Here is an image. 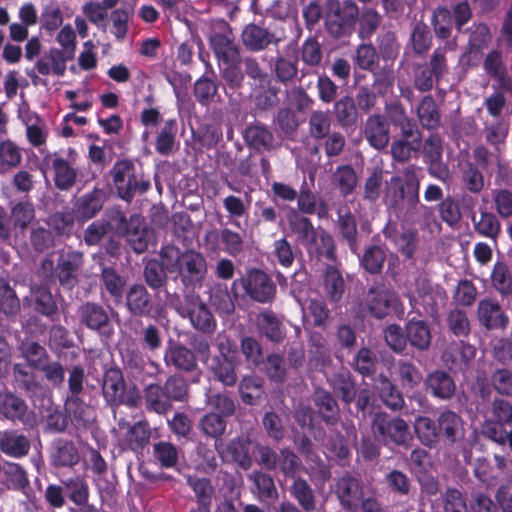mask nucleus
<instances>
[{
  "instance_id": "f257e3e1",
  "label": "nucleus",
  "mask_w": 512,
  "mask_h": 512,
  "mask_svg": "<svg viewBox=\"0 0 512 512\" xmlns=\"http://www.w3.org/2000/svg\"><path fill=\"white\" fill-rule=\"evenodd\" d=\"M160 260L166 271L177 273L186 287L200 286L206 277V260L194 250L181 251L176 246L167 245L160 252Z\"/></svg>"
},
{
  "instance_id": "f03ea898",
  "label": "nucleus",
  "mask_w": 512,
  "mask_h": 512,
  "mask_svg": "<svg viewBox=\"0 0 512 512\" xmlns=\"http://www.w3.org/2000/svg\"><path fill=\"white\" fill-rule=\"evenodd\" d=\"M84 256L81 252L68 249L59 252L57 264L50 257L43 259L41 272L48 278L55 277L67 288H73L77 283V271L82 266Z\"/></svg>"
},
{
  "instance_id": "7ed1b4c3",
  "label": "nucleus",
  "mask_w": 512,
  "mask_h": 512,
  "mask_svg": "<svg viewBox=\"0 0 512 512\" xmlns=\"http://www.w3.org/2000/svg\"><path fill=\"white\" fill-rule=\"evenodd\" d=\"M205 34L219 60L225 63L234 62L238 58V48L230 25L223 19L211 20Z\"/></svg>"
},
{
  "instance_id": "20e7f679",
  "label": "nucleus",
  "mask_w": 512,
  "mask_h": 512,
  "mask_svg": "<svg viewBox=\"0 0 512 512\" xmlns=\"http://www.w3.org/2000/svg\"><path fill=\"white\" fill-rule=\"evenodd\" d=\"M111 175L118 195L125 201H131L136 193L143 194L150 188V182L135 172V167L130 160L117 161Z\"/></svg>"
},
{
  "instance_id": "39448f33",
  "label": "nucleus",
  "mask_w": 512,
  "mask_h": 512,
  "mask_svg": "<svg viewBox=\"0 0 512 512\" xmlns=\"http://www.w3.org/2000/svg\"><path fill=\"white\" fill-rule=\"evenodd\" d=\"M359 15L356 3L345 0L340 3L337 0L327 2L326 27L328 32L336 38L350 33Z\"/></svg>"
},
{
  "instance_id": "423d86ee",
  "label": "nucleus",
  "mask_w": 512,
  "mask_h": 512,
  "mask_svg": "<svg viewBox=\"0 0 512 512\" xmlns=\"http://www.w3.org/2000/svg\"><path fill=\"white\" fill-rule=\"evenodd\" d=\"M78 153L73 148L55 152L47 157L50 163L56 188L61 191L70 190L78 178Z\"/></svg>"
},
{
  "instance_id": "0eeeda50",
  "label": "nucleus",
  "mask_w": 512,
  "mask_h": 512,
  "mask_svg": "<svg viewBox=\"0 0 512 512\" xmlns=\"http://www.w3.org/2000/svg\"><path fill=\"white\" fill-rule=\"evenodd\" d=\"M372 430L386 444L393 443L402 446L407 445L411 440V433L406 421L399 417H391L386 413L375 415Z\"/></svg>"
},
{
  "instance_id": "6e6552de",
  "label": "nucleus",
  "mask_w": 512,
  "mask_h": 512,
  "mask_svg": "<svg viewBox=\"0 0 512 512\" xmlns=\"http://www.w3.org/2000/svg\"><path fill=\"white\" fill-rule=\"evenodd\" d=\"M176 311L181 317L188 318L195 329L204 333H212L216 328L215 318L197 295H187Z\"/></svg>"
},
{
  "instance_id": "1a4fd4ad",
  "label": "nucleus",
  "mask_w": 512,
  "mask_h": 512,
  "mask_svg": "<svg viewBox=\"0 0 512 512\" xmlns=\"http://www.w3.org/2000/svg\"><path fill=\"white\" fill-rule=\"evenodd\" d=\"M404 175L405 187L399 176L392 177L388 183L386 198L393 206L397 205L400 200L404 199L405 194H407L411 203H416L419 199V180L414 169L412 167L406 168Z\"/></svg>"
},
{
  "instance_id": "9d476101",
  "label": "nucleus",
  "mask_w": 512,
  "mask_h": 512,
  "mask_svg": "<svg viewBox=\"0 0 512 512\" xmlns=\"http://www.w3.org/2000/svg\"><path fill=\"white\" fill-rule=\"evenodd\" d=\"M0 414L25 426L32 427L36 423L35 415L28 409L25 401L9 391L0 392Z\"/></svg>"
},
{
  "instance_id": "9b49d317",
  "label": "nucleus",
  "mask_w": 512,
  "mask_h": 512,
  "mask_svg": "<svg viewBox=\"0 0 512 512\" xmlns=\"http://www.w3.org/2000/svg\"><path fill=\"white\" fill-rule=\"evenodd\" d=\"M477 318L486 329H504L509 324L508 315L504 312L498 300L493 298H484L479 301Z\"/></svg>"
},
{
  "instance_id": "f8f14e48",
  "label": "nucleus",
  "mask_w": 512,
  "mask_h": 512,
  "mask_svg": "<svg viewBox=\"0 0 512 512\" xmlns=\"http://www.w3.org/2000/svg\"><path fill=\"white\" fill-rule=\"evenodd\" d=\"M241 282L246 293L257 302H270L275 296V285L262 271L251 272L247 279Z\"/></svg>"
},
{
  "instance_id": "ddd939ff",
  "label": "nucleus",
  "mask_w": 512,
  "mask_h": 512,
  "mask_svg": "<svg viewBox=\"0 0 512 512\" xmlns=\"http://www.w3.org/2000/svg\"><path fill=\"white\" fill-rule=\"evenodd\" d=\"M364 137L375 149L387 147L390 140L389 123L381 114L370 115L364 125Z\"/></svg>"
},
{
  "instance_id": "4468645a",
  "label": "nucleus",
  "mask_w": 512,
  "mask_h": 512,
  "mask_svg": "<svg viewBox=\"0 0 512 512\" xmlns=\"http://www.w3.org/2000/svg\"><path fill=\"white\" fill-rule=\"evenodd\" d=\"M336 493L342 507L350 512H356L362 497V488L357 479L346 475L341 477L336 486Z\"/></svg>"
},
{
  "instance_id": "2eb2a0df",
  "label": "nucleus",
  "mask_w": 512,
  "mask_h": 512,
  "mask_svg": "<svg viewBox=\"0 0 512 512\" xmlns=\"http://www.w3.org/2000/svg\"><path fill=\"white\" fill-rule=\"evenodd\" d=\"M126 306L130 313L135 316H152L158 314L152 313V301L150 294L141 284L132 285L126 294Z\"/></svg>"
},
{
  "instance_id": "dca6fc26",
  "label": "nucleus",
  "mask_w": 512,
  "mask_h": 512,
  "mask_svg": "<svg viewBox=\"0 0 512 512\" xmlns=\"http://www.w3.org/2000/svg\"><path fill=\"white\" fill-rule=\"evenodd\" d=\"M167 366L185 372H191L197 367V360L193 351L180 343H170L164 355Z\"/></svg>"
},
{
  "instance_id": "f3484780",
  "label": "nucleus",
  "mask_w": 512,
  "mask_h": 512,
  "mask_svg": "<svg viewBox=\"0 0 512 512\" xmlns=\"http://www.w3.org/2000/svg\"><path fill=\"white\" fill-rule=\"evenodd\" d=\"M287 221L290 231L295 235L296 241L300 245L307 248L310 244L315 243L317 229L314 228L308 218L300 215L296 210L292 209L287 214Z\"/></svg>"
},
{
  "instance_id": "a211bd4d",
  "label": "nucleus",
  "mask_w": 512,
  "mask_h": 512,
  "mask_svg": "<svg viewBox=\"0 0 512 512\" xmlns=\"http://www.w3.org/2000/svg\"><path fill=\"white\" fill-rule=\"evenodd\" d=\"M417 298L423 306L425 312L433 315L437 312L440 304L446 300V294L443 289L432 286L425 279H418L416 282Z\"/></svg>"
},
{
  "instance_id": "6ab92c4d",
  "label": "nucleus",
  "mask_w": 512,
  "mask_h": 512,
  "mask_svg": "<svg viewBox=\"0 0 512 512\" xmlns=\"http://www.w3.org/2000/svg\"><path fill=\"white\" fill-rule=\"evenodd\" d=\"M77 314L80 322L91 330L100 331L110 323L107 311L101 305L94 302L82 304L78 308Z\"/></svg>"
},
{
  "instance_id": "aec40b11",
  "label": "nucleus",
  "mask_w": 512,
  "mask_h": 512,
  "mask_svg": "<svg viewBox=\"0 0 512 512\" xmlns=\"http://www.w3.org/2000/svg\"><path fill=\"white\" fill-rule=\"evenodd\" d=\"M0 450L7 456L21 458L28 454L30 441L17 431H0Z\"/></svg>"
},
{
  "instance_id": "412c9836",
  "label": "nucleus",
  "mask_w": 512,
  "mask_h": 512,
  "mask_svg": "<svg viewBox=\"0 0 512 512\" xmlns=\"http://www.w3.org/2000/svg\"><path fill=\"white\" fill-rule=\"evenodd\" d=\"M438 432L450 443H455L464 438L463 421L459 415L450 410L440 413L438 420Z\"/></svg>"
},
{
  "instance_id": "4be33fe9",
  "label": "nucleus",
  "mask_w": 512,
  "mask_h": 512,
  "mask_svg": "<svg viewBox=\"0 0 512 512\" xmlns=\"http://www.w3.org/2000/svg\"><path fill=\"white\" fill-rule=\"evenodd\" d=\"M425 386L434 397L442 400L452 398L456 390L455 382L444 371H434L428 374Z\"/></svg>"
},
{
  "instance_id": "5701e85b",
  "label": "nucleus",
  "mask_w": 512,
  "mask_h": 512,
  "mask_svg": "<svg viewBox=\"0 0 512 512\" xmlns=\"http://www.w3.org/2000/svg\"><path fill=\"white\" fill-rule=\"evenodd\" d=\"M483 67L486 73L497 81L499 88L512 91V79L507 74L500 51L491 50L486 55Z\"/></svg>"
},
{
  "instance_id": "b1692460",
  "label": "nucleus",
  "mask_w": 512,
  "mask_h": 512,
  "mask_svg": "<svg viewBox=\"0 0 512 512\" xmlns=\"http://www.w3.org/2000/svg\"><path fill=\"white\" fill-rule=\"evenodd\" d=\"M103 206V192L99 189L78 198L74 204V214L78 220L86 221L93 218Z\"/></svg>"
},
{
  "instance_id": "393cba45",
  "label": "nucleus",
  "mask_w": 512,
  "mask_h": 512,
  "mask_svg": "<svg viewBox=\"0 0 512 512\" xmlns=\"http://www.w3.org/2000/svg\"><path fill=\"white\" fill-rule=\"evenodd\" d=\"M220 239V242L223 246V251L231 256H237L244 249V238L243 236L233 231L230 228H223L220 230L219 234L215 230L208 231L205 235V241L215 242L217 239Z\"/></svg>"
},
{
  "instance_id": "a878e982",
  "label": "nucleus",
  "mask_w": 512,
  "mask_h": 512,
  "mask_svg": "<svg viewBox=\"0 0 512 512\" xmlns=\"http://www.w3.org/2000/svg\"><path fill=\"white\" fill-rule=\"evenodd\" d=\"M64 407L67 416L77 428L86 427L93 419V409L80 396H67Z\"/></svg>"
},
{
  "instance_id": "bb28decb",
  "label": "nucleus",
  "mask_w": 512,
  "mask_h": 512,
  "mask_svg": "<svg viewBox=\"0 0 512 512\" xmlns=\"http://www.w3.org/2000/svg\"><path fill=\"white\" fill-rule=\"evenodd\" d=\"M259 332L270 341L280 343L285 338V328L281 321L271 312L263 311L256 316Z\"/></svg>"
},
{
  "instance_id": "cd10ccee",
  "label": "nucleus",
  "mask_w": 512,
  "mask_h": 512,
  "mask_svg": "<svg viewBox=\"0 0 512 512\" xmlns=\"http://www.w3.org/2000/svg\"><path fill=\"white\" fill-rule=\"evenodd\" d=\"M69 60L59 49L52 48L38 59L36 68L41 75L62 76L66 71V63Z\"/></svg>"
},
{
  "instance_id": "c85d7f7f",
  "label": "nucleus",
  "mask_w": 512,
  "mask_h": 512,
  "mask_svg": "<svg viewBox=\"0 0 512 512\" xmlns=\"http://www.w3.org/2000/svg\"><path fill=\"white\" fill-rule=\"evenodd\" d=\"M397 297L389 290L370 289L367 295V307L376 318H383L388 314L391 305L395 304Z\"/></svg>"
},
{
  "instance_id": "c756f323",
  "label": "nucleus",
  "mask_w": 512,
  "mask_h": 512,
  "mask_svg": "<svg viewBox=\"0 0 512 512\" xmlns=\"http://www.w3.org/2000/svg\"><path fill=\"white\" fill-rule=\"evenodd\" d=\"M273 38L268 29L256 24H248L242 32L243 44L251 51L264 50Z\"/></svg>"
},
{
  "instance_id": "7c9ffc66",
  "label": "nucleus",
  "mask_w": 512,
  "mask_h": 512,
  "mask_svg": "<svg viewBox=\"0 0 512 512\" xmlns=\"http://www.w3.org/2000/svg\"><path fill=\"white\" fill-rule=\"evenodd\" d=\"M236 361L223 357H213L208 364V369L214 379L225 386H233L237 381Z\"/></svg>"
},
{
  "instance_id": "2f4dec72",
  "label": "nucleus",
  "mask_w": 512,
  "mask_h": 512,
  "mask_svg": "<svg viewBox=\"0 0 512 512\" xmlns=\"http://www.w3.org/2000/svg\"><path fill=\"white\" fill-rule=\"evenodd\" d=\"M125 386L120 369L110 368L106 371L103 382V394L107 402L112 405H119V399Z\"/></svg>"
},
{
  "instance_id": "473e14b6",
  "label": "nucleus",
  "mask_w": 512,
  "mask_h": 512,
  "mask_svg": "<svg viewBox=\"0 0 512 512\" xmlns=\"http://www.w3.org/2000/svg\"><path fill=\"white\" fill-rule=\"evenodd\" d=\"M144 401L148 410L165 414L172 408L165 390L158 384H149L144 389Z\"/></svg>"
},
{
  "instance_id": "72a5a7b5",
  "label": "nucleus",
  "mask_w": 512,
  "mask_h": 512,
  "mask_svg": "<svg viewBox=\"0 0 512 512\" xmlns=\"http://www.w3.org/2000/svg\"><path fill=\"white\" fill-rule=\"evenodd\" d=\"M385 112L390 122L401 129L404 138H412L416 135V126L406 115L404 107L399 102L386 104Z\"/></svg>"
},
{
  "instance_id": "f704fd0d",
  "label": "nucleus",
  "mask_w": 512,
  "mask_h": 512,
  "mask_svg": "<svg viewBox=\"0 0 512 512\" xmlns=\"http://www.w3.org/2000/svg\"><path fill=\"white\" fill-rule=\"evenodd\" d=\"M79 461L75 445L68 440H58L54 444L51 462L55 467H72Z\"/></svg>"
},
{
  "instance_id": "c9c22d12",
  "label": "nucleus",
  "mask_w": 512,
  "mask_h": 512,
  "mask_svg": "<svg viewBox=\"0 0 512 512\" xmlns=\"http://www.w3.org/2000/svg\"><path fill=\"white\" fill-rule=\"evenodd\" d=\"M491 286L501 295L508 296L512 292V270L504 261H497L490 275Z\"/></svg>"
},
{
  "instance_id": "e433bc0d",
  "label": "nucleus",
  "mask_w": 512,
  "mask_h": 512,
  "mask_svg": "<svg viewBox=\"0 0 512 512\" xmlns=\"http://www.w3.org/2000/svg\"><path fill=\"white\" fill-rule=\"evenodd\" d=\"M221 454L223 457L237 462L244 469H248L251 466L249 442L245 439H232L226 445L225 451L221 450Z\"/></svg>"
},
{
  "instance_id": "4c0bfd02",
  "label": "nucleus",
  "mask_w": 512,
  "mask_h": 512,
  "mask_svg": "<svg viewBox=\"0 0 512 512\" xmlns=\"http://www.w3.org/2000/svg\"><path fill=\"white\" fill-rule=\"evenodd\" d=\"M323 287L332 302H338L345 291V283L341 273L333 266H328L323 275Z\"/></svg>"
},
{
  "instance_id": "58836bf2",
  "label": "nucleus",
  "mask_w": 512,
  "mask_h": 512,
  "mask_svg": "<svg viewBox=\"0 0 512 512\" xmlns=\"http://www.w3.org/2000/svg\"><path fill=\"white\" fill-rule=\"evenodd\" d=\"M407 337L412 346L425 350L431 343V333L428 325L422 320H410L406 326Z\"/></svg>"
},
{
  "instance_id": "ea45409f",
  "label": "nucleus",
  "mask_w": 512,
  "mask_h": 512,
  "mask_svg": "<svg viewBox=\"0 0 512 512\" xmlns=\"http://www.w3.org/2000/svg\"><path fill=\"white\" fill-rule=\"evenodd\" d=\"M290 492L305 512H311L316 508L314 491L304 479L296 478Z\"/></svg>"
},
{
  "instance_id": "a19ab883",
  "label": "nucleus",
  "mask_w": 512,
  "mask_h": 512,
  "mask_svg": "<svg viewBox=\"0 0 512 512\" xmlns=\"http://www.w3.org/2000/svg\"><path fill=\"white\" fill-rule=\"evenodd\" d=\"M270 68L277 81L283 84L291 82L298 74L297 61L283 56L272 59Z\"/></svg>"
},
{
  "instance_id": "79ce46f5",
  "label": "nucleus",
  "mask_w": 512,
  "mask_h": 512,
  "mask_svg": "<svg viewBox=\"0 0 512 512\" xmlns=\"http://www.w3.org/2000/svg\"><path fill=\"white\" fill-rule=\"evenodd\" d=\"M0 474L2 481L10 489L20 490L29 483L25 470L16 463H6L0 467Z\"/></svg>"
},
{
  "instance_id": "37998d69",
  "label": "nucleus",
  "mask_w": 512,
  "mask_h": 512,
  "mask_svg": "<svg viewBox=\"0 0 512 512\" xmlns=\"http://www.w3.org/2000/svg\"><path fill=\"white\" fill-rule=\"evenodd\" d=\"M35 218L33 204L28 201H20L11 208V220L14 229L24 232Z\"/></svg>"
},
{
  "instance_id": "c03bdc74",
  "label": "nucleus",
  "mask_w": 512,
  "mask_h": 512,
  "mask_svg": "<svg viewBox=\"0 0 512 512\" xmlns=\"http://www.w3.org/2000/svg\"><path fill=\"white\" fill-rule=\"evenodd\" d=\"M415 433L420 442L427 446L433 447L437 444L439 438L438 425L426 416L418 417L414 423Z\"/></svg>"
},
{
  "instance_id": "a18cd8bd",
  "label": "nucleus",
  "mask_w": 512,
  "mask_h": 512,
  "mask_svg": "<svg viewBox=\"0 0 512 512\" xmlns=\"http://www.w3.org/2000/svg\"><path fill=\"white\" fill-rule=\"evenodd\" d=\"M417 116L424 128L434 129L439 125L440 113L431 96H425L421 100L417 107Z\"/></svg>"
},
{
  "instance_id": "49530a36",
  "label": "nucleus",
  "mask_w": 512,
  "mask_h": 512,
  "mask_svg": "<svg viewBox=\"0 0 512 512\" xmlns=\"http://www.w3.org/2000/svg\"><path fill=\"white\" fill-rule=\"evenodd\" d=\"M19 350L22 357L33 368L39 369L48 360L46 349L35 341H22Z\"/></svg>"
},
{
  "instance_id": "de8ad7c7",
  "label": "nucleus",
  "mask_w": 512,
  "mask_h": 512,
  "mask_svg": "<svg viewBox=\"0 0 512 512\" xmlns=\"http://www.w3.org/2000/svg\"><path fill=\"white\" fill-rule=\"evenodd\" d=\"M334 115L340 126H353L357 121V110L354 100L349 96L340 98L334 104Z\"/></svg>"
},
{
  "instance_id": "09e8293b",
  "label": "nucleus",
  "mask_w": 512,
  "mask_h": 512,
  "mask_svg": "<svg viewBox=\"0 0 512 512\" xmlns=\"http://www.w3.org/2000/svg\"><path fill=\"white\" fill-rule=\"evenodd\" d=\"M239 391L241 399L245 404L255 405L260 401L264 393L262 380L254 376L244 377L240 382Z\"/></svg>"
},
{
  "instance_id": "8fccbe9b",
  "label": "nucleus",
  "mask_w": 512,
  "mask_h": 512,
  "mask_svg": "<svg viewBox=\"0 0 512 512\" xmlns=\"http://www.w3.org/2000/svg\"><path fill=\"white\" fill-rule=\"evenodd\" d=\"M314 402L318 407L319 413L327 423L334 424L337 421L338 407L330 393L325 390H316Z\"/></svg>"
},
{
  "instance_id": "3c124183",
  "label": "nucleus",
  "mask_w": 512,
  "mask_h": 512,
  "mask_svg": "<svg viewBox=\"0 0 512 512\" xmlns=\"http://www.w3.org/2000/svg\"><path fill=\"white\" fill-rule=\"evenodd\" d=\"M475 231L486 238L495 240L501 230L497 217L490 212H481L479 219L473 217Z\"/></svg>"
},
{
  "instance_id": "603ef678",
  "label": "nucleus",
  "mask_w": 512,
  "mask_h": 512,
  "mask_svg": "<svg viewBox=\"0 0 512 512\" xmlns=\"http://www.w3.org/2000/svg\"><path fill=\"white\" fill-rule=\"evenodd\" d=\"M175 121L169 120L156 137L155 149L161 155H170L176 149Z\"/></svg>"
},
{
  "instance_id": "864d4df0",
  "label": "nucleus",
  "mask_w": 512,
  "mask_h": 512,
  "mask_svg": "<svg viewBox=\"0 0 512 512\" xmlns=\"http://www.w3.org/2000/svg\"><path fill=\"white\" fill-rule=\"evenodd\" d=\"M209 300L219 313L231 314L235 309L234 301L226 285L216 284L211 287Z\"/></svg>"
},
{
  "instance_id": "5fc2aeb1",
  "label": "nucleus",
  "mask_w": 512,
  "mask_h": 512,
  "mask_svg": "<svg viewBox=\"0 0 512 512\" xmlns=\"http://www.w3.org/2000/svg\"><path fill=\"white\" fill-rule=\"evenodd\" d=\"M309 135L316 139H324L331 130V119L327 112L313 111L308 119Z\"/></svg>"
},
{
  "instance_id": "6e6d98bb",
  "label": "nucleus",
  "mask_w": 512,
  "mask_h": 512,
  "mask_svg": "<svg viewBox=\"0 0 512 512\" xmlns=\"http://www.w3.org/2000/svg\"><path fill=\"white\" fill-rule=\"evenodd\" d=\"M63 23V13L59 6L54 1H49L43 6L40 15L41 28L46 31L53 32L61 27Z\"/></svg>"
},
{
  "instance_id": "4d7b16f0",
  "label": "nucleus",
  "mask_w": 512,
  "mask_h": 512,
  "mask_svg": "<svg viewBox=\"0 0 512 512\" xmlns=\"http://www.w3.org/2000/svg\"><path fill=\"white\" fill-rule=\"evenodd\" d=\"M333 178L335 185L344 196L351 194L357 186V175L350 165L338 167Z\"/></svg>"
},
{
  "instance_id": "13d9d810",
  "label": "nucleus",
  "mask_w": 512,
  "mask_h": 512,
  "mask_svg": "<svg viewBox=\"0 0 512 512\" xmlns=\"http://www.w3.org/2000/svg\"><path fill=\"white\" fill-rule=\"evenodd\" d=\"M153 457L162 468H172L178 462V450L172 443L160 441L153 446Z\"/></svg>"
},
{
  "instance_id": "bf43d9fd",
  "label": "nucleus",
  "mask_w": 512,
  "mask_h": 512,
  "mask_svg": "<svg viewBox=\"0 0 512 512\" xmlns=\"http://www.w3.org/2000/svg\"><path fill=\"white\" fill-rule=\"evenodd\" d=\"M397 374L404 389H413L422 381V374L411 362L400 360L397 364Z\"/></svg>"
},
{
  "instance_id": "052dcab7",
  "label": "nucleus",
  "mask_w": 512,
  "mask_h": 512,
  "mask_svg": "<svg viewBox=\"0 0 512 512\" xmlns=\"http://www.w3.org/2000/svg\"><path fill=\"white\" fill-rule=\"evenodd\" d=\"M442 142V138L438 134H431L424 141L423 154L426 158V161L431 165L429 172L433 176H437L433 166L437 165L442 159Z\"/></svg>"
},
{
  "instance_id": "680f3d73",
  "label": "nucleus",
  "mask_w": 512,
  "mask_h": 512,
  "mask_svg": "<svg viewBox=\"0 0 512 512\" xmlns=\"http://www.w3.org/2000/svg\"><path fill=\"white\" fill-rule=\"evenodd\" d=\"M491 42V33L489 27L484 23L474 24L470 30L469 36V54H479Z\"/></svg>"
},
{
  "instance_id": "e2e57ef3",
  "label": "nucleus",
  "mask_w": 512,
  "mask_h": 512,
  "mask_svg": "<svg viewBox=\"0 0 512 512\" xmlns=\"http://www.w3.org/2000/svg\"><path fill=\"white\" fill-rule=\"evenodd\" d=\"M151 432L147 422L139 421L129 426L126 440L132 450L143 448L150 440Z\"/></svg>"
},
{
  "instance_id": "0e129e2a",
  "label": "nucleus",
  "mask_w": 512,
  "mask_h": 512,
  "mask_svg": "<svg viewBox=\"0 0 512 512\" xmlns=\"http://www.w3.org/2000/svg\"><path fill=\"white\" fill-rule=\"evenodd\" d=\"M127 237L133 250L137 253H142L148 249L150 245L155 244L154 231L144 226H137L134 231L130 230Z\"/></svg>"
},
{
  "instance_id": "69168bd1",
  "label": "nucleus",
  "mask_w": 512,
  "mask_h": 512,
  "mask_svg": "<svg viewBox=\"0 0 512 512\" xmlns=\"http://www.w3.org/2000/svg\"><path fill=\"white\" fill-rule=\"evenodd\" d=\"M378 389L380 398L387 407L392 410L403 408L404 399L402 394L388 379H382Z\"/></svg>"
},
{
  "instance_id": "338daca9",
  "label": "nucleus",
  "mask_w": 512,
  "mask_h": 512,
  "mask_svg": "<svg viewBox=\"0 0 512 512\" xmlns=\"http://www.w3.org/2000/svg\"><path fill=\"white\" fill-rule=\"evenodd\" d=\"M413 51L417 54L426 53L432 44V36L426 24L418 22L415 24L411 34Z\"/></svg>"
},
{
  "instance_id": "774afa93",
  "label": "nucleus",
  "mask_w": 512,
  "mask_h": 512,
  "mask_svg": "<svg viewBox=\"0 0 512 512\" xmlns=\"http://www.w3.org/2000/svg\"><path fill=\"white\" fill-rule=\"evenodd\" d=\"M447 326L455 336H467L470 332V322L467 313L455 308L447 315Z\"/></svg>"
}]
</instances>
